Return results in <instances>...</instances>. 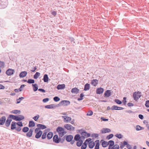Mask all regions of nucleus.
<instances>
[{"label":"nucleus","instance_id":"nucleus-18","mask_svg":"<svg viewBox=\"0 0 149 149\" xmlns=\"http://www.w3.org/2000/svg\"><path fill=\"white\" fill-rule=\"evenodd\" d=\"M81 136L79 134H77L76 135L74 138V140L76 141H78L80 140H81Z\"/></svg>","mask_w":149,"mask_h":149},{"label":"nucleus","instance_id":"nucleus-13","mask_svg":"<svg viewBox=\"0 0 149 149\" xmlns=\"http://www.w3.org/2000/svg\"><path fill=\"white\" fill-rule=\"evenodd\" d=\"M124 109V108L122 107H118L117 106L114 105L111 107L112 110H120Z\"/></svg>","mask_w":149,"mask_h":149},{"label":"nucleus","instance_id":"nucleus-48","mask_svg":"<svg viewBox=\"0 0 149 149\" xmlns=\"http://www.w3.org/2000/svg\"><path fill=\"white\" fill-rule=\"evenodd\" d=\"M115 102L117 104H121L122 103L121 101L118 99H116L115 100Z\"/></svg>","mask_w":149,"mask_h":149},{"label":"nucleus","instance_id":"nucleus-54","mask_svg":"<svg viewBox=\"0 0 149 149\" xmlns=\"http://www.w3.org/2000/svg\"><path fill=\"white\" fill-rule=\"evenodd\" d=\"M16 124L20 127H22L23 126V124L21 122H19L17 123Z\"/></svg>","mask_w":149,"mask_h":149},{"label":"nucleus","instance_id":"nucleus-42","mask_svg":"<svg viewBox=\"0 0 149 149\" xmlns=\"http://www.w3.org/2000/svg\"><path fill=\"white\" fill-rule=\"evenodd\" d=\"M11 112L14 114H17V113H20L21 111L20 110H16L12 111Z\"/></svg>","mask_w":149,"mask_h":149},{"label":"nucleus","instance_id":"nucleus-33","mask_svg":"<svg viewBox=\"0 0 149 149\" xmlns=\"http://www.w3.org/2000/svg\"><path fill=\"white\" fill-rule=\"evenodd\" d=\"M108 145V142L106 141H103L102 142V145L104 148H105L107 147Z\"/></svg>","mask_w":149,"mask_h":149},{"label":"nucleus","instance_id":"nucleus-56","mask_svg":"<svg viewBox=\"0 0 149 149\" xmlns=\"http://www.w3.org/2000/svg\"><path fill=\"white\" fill-rule=\"evenodd\" d=\"M25 86V85L24 84H22V85L19 88V90H20V91H22V88L24 87Z\"/></svg>","mask_w":149,"mask_h":149},{"label":"nucleus","instance_id":"nucleus-8","mask_svg":"<svg viewBox=\"0 0 149 149\" xmlns=\"http://www.w3.org/2000/svg\"><path fill=\"white\" fill-rule=\"evenodd\" d=\"M62 117L64 119V122L65 123H68L71 120V117L66 116H62Z\"/></svg>","mask_w":149,"mask_h":149},{"label":"nucleus","instance_id":"nucleus-24","mask_svg":"<svg viewBox=\"0 0 149 149\" xmlns=\"http://www.w3.org/2000/svg\"><path fill=\"white\" fill-rule=\"evenodd\" d=\"M43 80L45 82H47L49 81V77L48 75L45 74L44 75Z\"/></svg>","mask_w":149,"mask_h":149},{"label":"nucleus","instance_id":"nucleus-11","mask_svg":"<svg viewBox=\"0 0 149 149\" xmlns=\"http://www.w3.org/2000/svg\"><path fill=\"white\" fill-rule=\"evenodd\" d=\"M6 120V118L5 116H3L0 118V125H3Z\"/></svg>","mask_w":149,"mask_h":149},{"label":"nucleus","instance_id":"nucleus-15","mask_svg":"<svg viewBox=\"0 0 149 149\" xmlns=\"http://www.w3.org/2000/svg\"><path fill=\"white\" fill-rule=\"evenodd\" d=\"M27 74L26 71H23L20 72L19 74V76L20 78H23L25 77Z\"/></svg>","mask_w":149,"mask_h":149},{"label":"nucleus","instance_id":"nucleus-36","mask_svg":"<svg viewBox=\"0 0 149 149\" xmlns=\"http://www.w3.org/2000/svg\"><path fill=\"white\" fill-rule=\"evenodd\" d=\"M40 75V73L38 72H36V74L34 75L33 78L35 79H37L38 78Z\"/></svg>","mask_w":149,"mask_h":149},{"label":"nucleus","instance_id":"nucleus-10","mask_svg":"<svg viewBox=\"0 0 149 149\" xmlns=\"http://www.w3.org/2000/svg\"><path fill=\"white\" fill-rule=\"evenodd\" d=\"M12 121V120L10 118H9L8 117V118L7 120H6V121L5 123V126L6 127H9L11 122Z\"/></svg>","mask_w":149,"mask_h":149},{"label":"nucleus","instance_id":"nucleus-64","mask_svg":"<svg viewBox=\"0 0 149 149\" xmlns=\"http://www.w3.org/2000/svg\"><path fill=\"white\" fill-rule=\"evenodd\" d=\"M139 118L141 119H143V116L141 114H139Z\"/></svg>","mask_w":149,"mask_h":149},{"label":"nucleus","instance_id":"nucleus-12","mask_svg":"<svg viewBox=\"0 0 149 149\" xmlns=\"http://www.w3.org/2000/svg\"><path fill=\"white\" fill-rule=\"evenodd\" d=\"M58 107V105H56L54 104H51L49 105H47L45 106V107L47 109H52L55 108L56 107Z\"/></svg>","mask_w":149,"mask_h":149},{"label":"nucleus","instance_id":"nucleus-22","mask_svg":"<svg viewBox=\"0 0 149 149\" xmlns=\"http://www.w3.org/2000/svg\"><path fill=\"white\" fill-rule=\"evenodd\" d=\"M37 126L39 127L40 129L43 130L46 129L47 127L45 125L39 124L37 125Z\"/></svg>","mask_w":149,"mask_h":149},{"label":"nucleus","instance_id":"nucleus-26","mask_svg":"<svg viewBox=\"0 0 149 149\" xmlns=\"http://www.w3.org/2000/svg\"><path fill=\"white\" fill-rule=\"evenodd\" d=\"M65 87V85L64 84H59L57 86V88L58 90L63 89Z\"/></svg>","mask_w":149,"mask_h":149},{"label":"nucleus","instance_id":"nucleus-6","mask_svg":"<svg viewBox=\"0 0 149 149\" xmlns=\"http://www.w3.org/2000/svg\"><path fill=\"white\" fill-rule=\"evenodd\" d=\"M70 104V102L68 100H63L61 101L58 105V106H67Z\"/></svg>","mask_w":149,"mask_h":149},{"label":"nucleus","instance_id":"nucleus-35","mask_svg":"<svg viewBox=\"0 0 149 149\" xmlns=\"http://www.w3.org/2000/svg\"><path fill=\"white\" fill-rule=\"evenodd\" d=\"M32 85L34 91L35 92L38 89V86L37 84H32Z\"/></svg>","mask_w":149,"mask_h":149},{"label":"nucleus","instance_id":"nucleus-45","mask_svg":"<svg viewBox=\"0 0 149 149\" xmlns=\"http://www.w3.org/2000/svg\"><path fill=\"white\" fill-rule=\"evenodd\" d=\"M84 94H83V93H81L80 95V98H78L77 99V100L78 101H80V100H82L83 99V97H84Z\"/></svg>","mask_w":149,"mask_h":149},{"label":"nucleus","instance_id":"nucleus-14","mask_svg":"<svg viewBox=\"0 0 149 149\" xmlns=\"http://www.w3.org/2000/svg\"><path fill=\"white\" fill-rule=\"evenodd\" d=\"M111 91L109 90H107L104 93V97H109L111 95Z\"/></svg>","mask_w":149,"mask_h":149},{"label":"nucleus","instance_id":"nucleus-41","mask_svg":"<svg viewBox=\"0 0 149 149\" xmlns=\"http://www.w3.org/2000/svg\"><path fill=\"white\" fill-rule=\"evenodd\" d=\"M27 82L29 84H33L35 82V81L33 79H29L27 81Z\"/></svg>","mask_w":149,"mask_h":149},{"label":"nucleus","instance_id":"nucleus-43","mask_svg":"<svg viewBox=\"0 0 149 149\" xmlns=\"http://www.w3.org/2000/svg\"><path fill=\"white\" fill-rule=\"evenodd\" d=\"M53 100L55 102H57L60 100V98L56 96L54 98Z\"/></svg>","mask_w":149,"mask_h":149},{"label":"nucleus","instance_id":"nucleus-25","mask_svg":"<svg viewBox=\"0 0 149 149\" xmlns=\"http://www.w3.org/2000/svg\"><path fill=\"white\" fill-rule=\"evenodd\" d=\"M95 142L96 143V145L95 149H99L100 141L99 140H97L95 141Z\"/></svg>","mask_w":149,"mask_h":149},{"label":"nucleus","instance_id":"nucleus-28","mask_svg":"<svg viewBox=\"0 0 149 149\" xmlns=\"http://www.w3.org/2000/svg\"><path fill=\"white\" fill-rule=\"evenodd\" d=\"M95 143L93 141H90L88 143V147L90 148H92L94 146Z\"/></svg>","mask_w":149,"mask_h":149},{"label":"nucleus","instance_id":"nucleus-60","mask_svg":"<svg viewBox=\"0 0 149 149\" xmlns=\"http://www.w3.org/2000/svg\"><path fill=\"white\" fill-rule=\"evenodd\" d=\"M51 13L52 14L54 15V16H55L56 15V12L55 11H51Z\"/></svg>","mask_w":149,"mask_h":149},{"label":"nucleus","instance_id":"nucleus-47","mask_svg":"<svg viewBox=\"0 0 149 149\" xmlns=\"http://www.w3.org/2000/svg\"><path fill=\"white\" fill-rule=\"evenodd\" d=\"M115 136L118 139H121L123 137V136L121 134H117L115 135Z\"/></svg>","mask_w":149,"mask_h":149},{"label":"nucleus","instance_id":"nucleus-21","mask_svg":"<svg viewBox=\"0 0 149 149\" xmlns=\"http://www.w3.org/2000/svg\"><path fill=\"white\" fill-rule=\"evenodd\" d=\"M98 80L96 79H93L91 81V84L94 86H96L98 84Z\"/></svg>","mask_w":149,"mask_h":149},{"label":"nucleus","instance_id":"nucleus-2","mask_svg":"<svg viewBox=\"0 0 149 149\" xmlns=\"http://www.w3.org/2000/svg\"><path fill=\"white\" fill-rule=\"evenodd\" d=\"M141 96V93L140 91L135 92L133 94V97L134 100L136 101L138 100Z\"/></svg>","mask_w":149,"mask_h":149},{"label":"nucleus","instance_id":"nucleus-52","mask_svg":"<svg viewBox=\"0 0 149 149\" xmlns=\"http://www.w3.org/2000/svg\"><path fill=\"white\" fill-rule=\"evenodd\" d=\"M119 146L118 144H116L113 146V149H119Z\"/></svg>","mask_w":149,"mask_h":149},{"label":"nucleus","instance_id":"nucleus-61","mask_svg":"<svg viewBox=\"0 0 149 149\" xmlns=\"http://www.w3.org/2000/svg\"><path fill=\"white\" fill-rule=\"evenodd\" d=\"M15 130L16 131L18 132H19L21 130V128L19 127L16 128Z\"/></svg>","mask_w":149,"mask_h":149},{"label":"nucleus","instance_id":"nucleus-50","mask_svg":"<svg viewBox=\"0 0 149 149\" xmlns=\"http://www.w3.org/2000/svg\"><path fill=\"white\" fill-rule=\"evenodd\" d=\"M39 117V116L37 115L36 116H34L33 118L36 121Z\"/></svg>","mask_w":149,"mask_h":149},{"label":"nucleus","instance_id":"nucleus-1","mask_svg":"<svg viewBox=\"0 0 149 149\" xmlns=\"http://www.w3.org/2000/svg\"><path fill=\"white\" fill-rule=\"evenodd\" d=\"M56 131L58 133L59 136L61 137H62L66 133V132L64 131V129L61 127H58L56 128Z\"/></svg>","mask_w":149,"mask_h":149},{"label":"nucleus","instance_id":"nucleus-38","mask_svg":"<svg viewBox=\"0 0 149 149\" xmlns=\"http://www.w3.org/2000/svg\"><path fill=\"white\" fill-rule=\"evenodd\" d=\"M29 129L28 127H24L22 130V132H26L28 131Z\"/></svg>","mask_w":149,"mask_h":149},{"label":"nucleus","instance_id":"nucleus-9","mask_svg":"<svg viewBox=\"0 0 149 149\" xmlns=\"http://www.w3.org/2000/svg\"><path fill=\"white\" fill-rule=\"evenodd\" d=\"M15 72V70L12 69H8L6 72V74L8 76H10L13 74L14 72Z\"/></svg>","mask_w":149,"mask_h":149},{"label":"nucleus","instance_id":"nucleus-39","mask_svg":"<svg viewBox=\"0 0 149 149\" xmlns=\"http://www.w3.org/2000/svg\"><path fill=\"white\" fill-rule=\"evenodd\" d=\"M16 116L13 115H10L8 117L10 118L11 119H13L14 120H16Z\"/></svg>","mask_w":149,"mask_h":149},{"label":"nucleus","instance_id":"nucleus-59","mask_svg":"<svg viewBox=\"0 0 149 149\" xmlns=\"http://www.w3.org/2000/svg\"><path fill=\"white\" fill-rule=\"evenodd\" d=\"M87 146L85 145L82 144L81 146V149H86Z\"/></svg>","mask_w":149,"mask_h":149},{"label":"nucleus","instance_id":"nucleus-5","mask_svg":"<svg viewBox=\"0 0 149 149\" xmlns=\"http://www.w3.org/2000/svg\"><path fill=\"white\" fill-rule=\"evenodd\" d=\"M81 139H83L90 137V134L84 131V132L81 133Z\"/></svg>","mask_w":149,"mask_h":149},{"label":"nucleus","instance_id":"nucleus-27","mask_svg":"<svg viewBox=\"0 0 149 149\" xmlns=\"http://www.w3.org/2000/svg\"><path fill=\"white\" fill-rule=\"evenodd\" d=\"M104 91V89L102 88H100L97 89L96 93L97 94H100L102 93Z\"/></svg>","mask_w":149,"mask_h":149},{"label":"nucleus","instance_id":"nucleus-17","mask_svg":"<svg viewBox=\"0 0 149 149\" xmlns=\"http://www.w3.org/2000/svg\"><path fill=\"white\" fill-rule=\"evenodd\" d=\"M111 132V130L109 128H103L101 130V133L102 134L109 132Z\"/></svg>","mask_w":149,"mask_h":149},{"label":"nucleus","instance_id":"nucleus-58","mask_svg":"<svg viewBox=\"0 0 149 149\" xmlns=\"http://www.w3.org/2000/svg\"><path fill=\"white\" fill-rule=\"evenodd\" d=\"M127 105L128 107H131V106H134V104L132 103H131V102H129L128 104H127Z\"/></svg>","mask_w":149,"mask_h":149},{"label":"nucleus","instance_id":"nucleus-30","mask_svg":"<svg viewBox=\"0 0 149 149\" xmlns=\"http://www.w3.org/2000/svg\"><path fill=\"white\" fill-rule=\"evenodd\" d=\"M53 135V133L52 132H49L47 135V138L48 139H50L52 137Z\"/></svg>","mask_w":149,"mask_h":149},{"label":"nucleus","instance_id":"nucleus-19","mask_svg":"<svg viewBox=\"0 0 149 149\" xmlns=\"http://www.w3.org/2000/svg\"><path fill=\"white\" fill-rule=\"evenodd\" d=\"M33 131V129H30L29 131L26 134V136L28 137H31L32 135Z\"/></svg>","mask_w":149,"mask_h":149},{"label":"nucleus","instance_id":"nucleus-53","mask_svg":"<svg viewBox=\"0 0 149 149\" xmlns=\"http://www.w3.org/2000/svg\"><path fill=\"white\" fill-rule=\"evenodd\" d=\"M145 105L147 107H149V100H147L146 101Z\"/></svg>","mask_w":149,"mask_h":149},{"label":"nucleus","instance_id":"nucleus-34","mask_svg":"<svg viewBox=\"0 0 149 149\" xmlns=\"http://www.w3.org/2000/svg\"><path fill=\"white\" fill-rule=\"evenodd\" d=\"M77 145L78 147L81 146L83 144V141L82 140H80L78 141H77Z\"/></svg>","mask_w":149,"mask_h":149},{"label":"nucleus","instance_id":"nucleus-20","mask_svg":"<svg viewBox=\"0 0 149 149\" xmlns=\"http://www.w3.org/2000/svg\"><path fill=\"white\" fill-rule=\"evenodd\" d=\"M19 116L20 117L16 116L15 120L20 121L24 119V117L22 115H20Z\"/></svg>","mask_w":149,"mask_h":149},{"label":"nucleus","instance_id":"nucleus-46","mask_svg":"<svg viewBox=\"0 0 149 149\" xmlns=\"http://www.w3.org/2000/svg\"><path fill=\"white\" fill-rule=\"evenodd\" d=\"M47 134V132H44L42 136V139H44L46 138Z\"/></svg>","mask_w":149,"mask_h":149},{"label":"nucleus","instance_id":"nucleus-32","mask_svg":"<svg viewBox=\"0 0 149 149\" xmlns=\"http://www.w3.org/2000/svg\"><path fill=\"white\" fill-rule=\"evenodd\" d=\"M90 88V84L88 83H86L85 85L84 90L86 91L89 90Z\"/></svg>","mask_w":149,"mask_h":149},{"label":"nucleus","instance_id":"nucleus-29","mask_svg":"<svg viewBox=\"0 0 149 149\" xmlns=\"http://www.w3.org/2000/svg\"><path fill=\"white\" fill-rule=\"evenodd\" d=\"M79 90L76 88H73L71 91V92L72 93L75 94L78 93L79 92Z\"/></svg>","mask_w":149,"mask_h":149},{"label":"nucleus","instance_id":"nucleus-31","mask_svg":"<svg viewBox=\"0 0 149 149\" xmlns=\"http://www.w3.org/2000/svg\"><path fill=\"white\" fill-rule=\"evenodd\" d=\"M35 123L33 121H29V127H33L35 126Z\"/></svg>","mask_w":149,"mask_h":149},{"label":"nucleus","instance_id":"nucleus-63","mask_svg":"<svg viewBox=\"0 0 149 149\" xmlns=\"http://www.w3.org/2000/svg\"><path fill=\"white\" fill-rule=\"evenodd\" d=\"M5 86L2 84H0V89H3L5 88Z\"/></svg>","mask_w":149,"mask_h":149},{"label":"nucleus","instance_id":"nucleus-7","mask_svg":"<svg viewBox=\"0 0 149 149\" xmlns=\"http://www.w3.org/2000/svg\"><path fill=\"white\" fill-rule=\"evenodd\" d=\"M53 139V141L56 143H59L61 141V138H58V136L57 134L54 135Z\"/></svg>","mask_w":149,"mask_h":149},{"label":"nucleus","instance_id":"nucleus-37","mask_svg":"<svg viewBox=\"0 0 149 149\" xmlns=\"http://www.w3.org/2000/svg\"><path fill=\"white\" fill-rule=\"evenodd\" d=\"M144 129L143 127H141L139 125H137L136 126V130L137 131H139L143 130Z\"/></svg>","mask_w":149,"mask_h":149},{"label":"nucleus","instance_id":"nucleus-49","mask_svg":"<svg viewBox=\"0 0 149 149\" xmlns=\"http://www.w3.org/2000/svg\"><path fill=\"white\" fill-rule=\"evenodd\" d=\"M5 64L4 62L0 61V68L4 67Z\"/></svg>","mask_w":149,"mask_h":149},{"label":"nucleus","instance_id":"nucleus-51","mask_svg":"<svg viewBox=\"0 0 149 149\" xmlns=\"http://www.w3.org/2000/svg\"><path fill=\"white\" fill-rule=\"evenodd\" d=\"M93 112L92 111L90 110L89 111H88V113L87 114V116H91L93 115Z\"/></svg>","mask_w":149,"mask_h":149},{"label":"nucleus","instance_id":"nucleus-44","mask_svg":"<svg viewBox=\"0 0 149 149\" xmlns=\"http://www.w3.org/2000/svg\"><path fill=\"white\" fill-rule=\"evenodd\" d=\"M113 136V135L112 134H110L107 136L106 138L107 139L109 140L111 138H112Z\"/></svg>","mask_w":149,"mask_h":149},{"label":"nucleus","instance_id":"nucleus-4","mask_svg":"<svg viewBox=\"0 0 149 149\" xmlns=\"http://www.w3.org/2000/svg\"><path fill=\"white\" fill-rule=\"evenodd\" d=\"M64 127L68 130L72 131H74V127L70 124H65L64 125Z\"/></svg>","mask_w":149,"mask_h":149},{"label":"nucleus","instance_id":"nucleus-23","mask_svg":"<svg viewBox=\"0 0 149 149\" xmlns=\"http://www.w3.org/2000/svg\"><path fill=\"white\" fill-rule=\"evenodd\" d=\"M17 123L14 121L12 122L11 125V129L14 130L16 128V125Z\"/></svg>","mask_w":149,"mask_h":149},{"label":"nucleus","instance_id":"nucleus-55","mask_svg":"<svg viewBox=\"0 0 149 149\" xmlns=\"http://www.w3.org/2000/svg\"><path fill=\"white\" fill-rule=\"evenodd\" d=\"M49 99L48 98L44 99L42 101L44 102H46L49 101Z\"/></svg>","mask_w":149,"mask_h":149},{"label":"nucleus","instance_id":"nucleus-16","mask_svg":"<svg viewBox=\"0 0 149 149\" xmlns=\"http://www.w3.org/2000/svg\"><path fill=\"white\" fill-rule=\"evenodd\" d=\"M36 134L35 135V138L37 139L39 138L41 136L42 132L41 130H40L38 132L36 133Z\"/></svg>","mask_w":149,"mask_h":149},{"label":"nucleus","instance_id":"nucleus-57","mask_svg":"<svg viewBox=\"0 0 149 149\" xmlns=\"http://www.w3.org/2000/svg\"><path fill=\"white\" fill-rule=\"evenodd\" d=\"M101 119L104 121H108V119L104 118L103 117H101Z\"/></svg>","mask_w":149,"mask_h":149},{"label":"nucleus","instance_id":"nucleus-3","mask_svg":"<svg viewBox=\"0 0 149 149\" xmlns=\"http://www.w3.org/2000/svg\"><path fill=\"white\" fill-rule=\"evenodd\" d=\"M73 139V136L72 135H68L66 136V140L68 142H70V143L73 144L75 142L74 140H72Z\"/></svg>","mask_w":149,"mask_h":149},{"label":"nucleus","instance_id":"nucleus-40","mask_svg":"<svg viewBox=\"0 0 149 149\" xmlns=\"http://www.w3.org/2000/svg\"><path fill=\"white\" fill-rule=\"evenodd\" d=\"M108 145H110L111 146H114V142L112 140L109 141L108 142Z\"/></svg>","mask_w":149,"mask_h":149},{"label":"nucleus","instance_id":"nucleus-62","mask_svg":"<svg viewBox=\"0 0 149 149\" xmlns=\"http://www.w3.org/2000/svg\"><path fill=\"white\" fill-rule=\"evenodd\" d=\"M38 90L39 91H40L42 93H45V91L44 89L42 88H40L38 89Z\"/></svg>","mask_w":149,"mask_h":149}]
</instances>
